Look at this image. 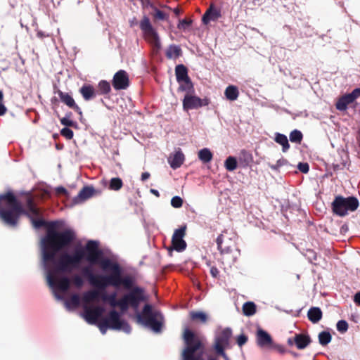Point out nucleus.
I'll use <instances>...</instances> for the list:
<instances>
[{"label": "nucleus", "instance_id": "obj_37", "mask_svg": "<svg viewBox=\"0 0 360 360\" xmlns=\"http://www.w3.org/2000/svg\"><path fill=\"white\" fill-rule=\"evenodd\" d=\"M331 338L329 332L322 331L319 334V343L323 346L328 345L331 341Z\"/></svg>", "mask_w": 360, "mask_h": 360}, {"label": "nucleus", "instance_id": "obj_31", "mask_svg": "<svg viewBox=\"0 0 360 360\" xmlns=\"http://www.w3.org/2000/svg\"><path fill=\"white\" fill-rule=\"evenodd\" d=\"M181 53V50L179 46L170 45L166 51V56L168 58H176Z\"/></svg>", "mask_w": 360, "mask_h": 360}, {"label": "nucleus", "instance_id": "obj_60", "mask_svg": "<svg viewBox=\"0 0 360 360\" xmlns=\"http://www.w3.org/2000/svg\"><path fill=\"white\" fill-rule=\"evenodd\" d=\"M288 345H293V343H295V342H294V339L292 340V339H291V338H289V339L288 340Z\"/></svg>", "mask_w": 360, "mask_h": 360}, {"label": "nucleus", "instance_id": "obj_29", "mask_svg": "<svg viewBox=\"0 0 360 360\" xmlns=\"http://www.w3.org/2000/svg\"><path fill=\"white\" fill-rule=\"evenodd\" d=\"M176 77L178 82L189 79L187 70L183 65H179L176 67Z\"/></svg>", "mask_w": 360, "mask_h": 360}, {"label": "nucleus", "instance_id": "obj_8", "mask_svg": "<svg viewBox=\"0 0 360 360\" xmlns=\"http://www.w3.org/2000/svg\"><path fill=\"white\" fill-rule=\"evenodd\" d=\"M144 300V291L142 288L139 287L132 288L121 298L122 311H126L129 306L137 310L140 302Z\"/></svg>", "mask_w": 360, "mask_h": 360}, {"label": "nucleus", "instance_id": "obj_35", "mask_svg": "<svg viewBox=\"0 0 360 360\" xmlns=\"http://www.w3.org/2000/svg\"><path fill=\"white\" fill-rule=\"evenodd\" d=\"M252 161V155L243 150L240 153V158H239V162L242 164H243L244 166L248 165L250 162Z\"/></svg>", "mask_w": 360, "mask_h": 360}, {"label": "nucleus", "instance_id": "obj_58", "mask_svg": "<svg viewBox=\"0 0 360 360\" xmlns=\"http://www.w3.org/2000/svg\"><path fill=\"white\" fill-rule=\"evenodd\" d=\"M150 177V174L148 172H143L141 174V180L146 181Z\"/></svg>", "mask_w": 360, "mask_h": 360}, {"label": "nucleus", "instance_id": "obj_47", "mask_svg": "<svg viewBox=\"0 0 360 360\" xmlns=\"http://www.w3.org/2000/svg\"><path fill=\"white\" fill-rule=\"evenodd\" d=\"M60 134L63 136L65 137L67 139H72L73 137V131L70 129L68 127H65L61 129Z\"/></svg>", "mask_w": 360, "mask_h": 360}, {"label": "nucleus", "instance_id": "obj_5", "mask_svg": "<svg viewBox=\"0 0 360 360\" xmlns=\"http://www.w3.org/2000/svg\"><path fill=\"white\" fill-rule=\"evenodd\" d=\"M96 325L103 335L105 334L108 328L116 330H122L129 334L131 328L129 323L121 319V315L115 309L111 310L108 316L101 319Z\"/></svg>", "mask_w": 360, "mask_h": 360}, {"label": "nucleus", "instance_id": "obj_56", "mask_svg": "<svg viewBox=\"0 0 360 360\" xmlns=\"http://www.w3.org/2000/svg\"><path fill=\"white\" fill-rule=\"evenodd\" d=\"M354 301L356 304L360 305V292H358L355 294Z\"/></svg>", "mask_w": 360, "mask_h": 360}, {"label": "nucleus", "instance_id": "obj_52", "mask_svg": "<svg viewBox=\"0 0 360 360\" xmlns=\"http://www.w3.org/2000/svg\"><path fill=\"white\" fill-rule=\"evenodd\" d=\"M298 169L302 173L307 174L309 170V166L307 163L300 162L297 166Z\"/></svg>", "mask_w": 360, "mask_h": 360}, {"label": "nucleus", "instance_id": "obj_14", "mask_svg": "<svg viewBox=\"0 0 360 360\" xmlns=\"http://www.w3.org/2000/svg\"><path fill=\"white\" fill-rule=\"evenodd\" d=\"M209 104L207 98L201 99L196 96L186 94L183 100V108L185 110L197 109Z\"/></svg>", "mask_w": 360, "mask_h": 360}, {"label": "nucleus", "instance_id": "obj_44", "mask_svg": "<svg viewBox=\"0 0 360 360\" xmlns=\"http://www.w3.org/2000/svg\"><path fill=\"white\" fill-rule=\"evenodd\" d=\"M337 330L343 333H345L348 329V323L344 320H340L337 323Z\"/></svg>", "mask_w": 360, "mask_h": 360}, {"label": "nucleus", "instance_id": "obj_41", "mask_svg": "<svg viewBox=\"0 0 360 360\" xmlns=\"http://www.w3.org/2000/svg\"><path fill=\"white\" fill-rule=\"evenodd\" d=\"M122 181L120 178H112L110 181V188L114 191L120 190L122 186Z\"/></svg>", "mask_w": 360, "mask_h": 360}, {"label": "nucleus", "instance_id": "obj_1", "mask_svg": "<svg viewBox=\"0 0 360 360\" xmlns=\"http://www.w3.org/2000/svg\"><path fill=\"white\" fill-rule=\"evenodd\" d=\"M75 238L72 229L57 231L50 228L41 240V264L46 281L55 297L59 300L64 299L63 294L70 286V280L66 274L77 268L84 257L85 250L79 249L72 255L64 252L56 259L58 252L69 246Z\"/></svg>", "mask_w": 360, "mask_h": 360}, {"label": "nucleus", "instance_id": "obj_10", "mask_svg": "<svg viewBox=\"0 0 360 360\" xmlns=\"http://www.w3.org/2000/svg\"><path fill=\"white\" fill-rule=\"evenodd\" d=\"M83 309L82 316L89 324H96L105 311L103 307L86 304L83 305Z\"/></svg>", "mask_w": 360, "mask_h": 360}, {"label": "nucleus", "instance_id": "obj_48", "mask_svg": "<svg viewBox=\"0 0 360 360\" xmlns=\"http://www.w3.org/2000/svg\"><path fill=\"white\" fill-rule=\"evenodd\" d=\"M72 280L74 285L77 288L82 287L84 283V281H83L82 278L79 275L73 276L72 278Z\"/></svg>", "mask_w": 360, "mask_h": 360}, {"label": "nucleus", "instance_id": "obj_40", "mask_svg": "<svg viewBox=\"0 0 360 360\" xmlns=\"http://www.w3.org/2000/svg\"><path fill=\"white\" fill-rule=\"evenodd\" d=\"M98 90L101 94H106L110 91V85L105 80H102L98 83Z\"/></svg>", "mask_w": 360, "mask_h": 360}, {"label": "nucleus", "instance_id": "obj_42", "mask_svg": "<svg viewBox=\"0 0 360 360\" xmlns=\"http://www.w3.org/2000/svg\"><path fill=\"white\" fill-rule=\"evenodd\" d=\"M154 14L153 16L156 20H167L169 18L168 14L161 11L156 7H153Z\"/></svg>", "mask_w": 360, "mask_h": 360}, {"label": "nucleus", "instance_id": "obj_15", "mask_svg": "<svg viewBox=\"0 0 360 360\" xmlns=\"http://www.w3.org/2000/svg\"><path fill=\"white\" fill-rule=\"evenodd\" d=\"M129 83L128 75L124 70H119L113 77L112 86L116 90L127 89Z\"/></svg>", "mask_w": 360, "mask_h": 360}, {"label": "nucleus", "instance_id": "obj_49", "mask_svg": "<svg viewBox=\"0 0 360 360\" xmlns=\"http://www.w3.org/2000/svg\"><path fill=\"white\" fill-rule=\"evenodd\" d=\"M192 23V20L184 19L181 20L178 25V28L180 30H186Z\"/></svg>", "mask_w": 360, "mask_h": 360}, {"label": "nucleus", "instance_id": "obj_57", "mask_svg": "<svg viewBox=\"0 0 360 360\" xmlns=\"http://www.w3.org/2000/svg\"><path fill=\"white\" fill-rule=\"evenodd\" d=\"M56 191L59 194H60V193L66 194V193H67L66 189L63 186L57 187Z\"/></svg>", "mask_w": 360, "mask_h": 360}, {"label": "nucleus", "instance_id": "obj_17", "mask_svg": "<svg viewBox=\"0 0 360 360\" xmlns=\"http://www.w3.org/2000/svg\"><path fill=\"white\" fill-rule=\"evenodd\" d=\"M94 188L91 186L84 187L72 199V205H77L84 202L89 198L93 196L94 193Z\"/></svg>", "mask_w": 360, "mask_h": 360}, {"label": "nucleus", "instance_id": "obj_19", "mask_svg": "<svg viewBox=\"0 0 360 360\" xmlns=\"http://www.w3.org/2000/svg\"><path fill=\"white\" fill-rule=\"evenodd\" d=\"M99 296L100 293L97 290H91L85 292L82 296L83 305H90L91 302L98 301Z\"/></svg>", "mask_w": 360, "mask_h": 360}, {"label": "nucleus", "instance_id": "obj_63", "mask_svg": "<svg viewBox=\"0 0 360 360\" xmlns=\"http://www.w3.org/2000/svg\"><path fill=\"white\" fill-rule=\"evenodd\" d=\"M292 354L295 356V357H297L298 356V354L295 352H292Z\"/></svg>", "mask_w": 360, "mask_h": 360}, {"label": "nucleus", "instance_id": "obj_39", "mask_svg": "<svg viewBox=\"0 0 360 360\" xmlns=\"http://www.w3.org/2000/svg\"><path fill=\"white\" fill-rule=\"evenodd\" d=\"M303 136L300 131L295 129L290 134V141L293 143H300L302 140Z\"/></svg>", "mask_w": 360, "mask_h": 360}, {"label": "nucleus", "instance_id": "obj_18", "mask_svg": "<svg viewBox=\"0 0 360 360\" xmlns=\"http://www.w3.org/2000/svg\"><path fill=\"white\" fill-rule=\"evenodd\" d=\"M185 160L184 153L179 150L176 151L175 153L170 156L168 159V162L170 167L176 169L181 166Z\"/></svg>", "mask_w": 360, "mask_h": 360}, {"label": "nucleus", "instance_id": "obj_32", "mask_svg": "<svg viewBox=\"0 0 360 360\" xmlns=\"http://www.w3.org/2000/svg\"><path fill=\"white\" fill-rule=\"evenodd\" d=\"M80 299L79 295L75 294L69 300L65 301V305L68 309L76 308L79 306Z\"/></svg>", "mask_w": 360, "mask_h": 360}, {"label": "nucleus", "instance_id": "obj_7", "mask_svg": "<svg viewBox=\"0 0 360 360\" xmlns=\"http://www.w3.org/2000/svg\"><path fill=\"white\" fill-rule=\"evenodd\" d=\"M359 205L358 199L354 196L345 198L338 195L335 197L332 202V208L335 214L344 217L348 214L349 212L355 211Z\"/></svg>", "mask_w": 360, "mask_h": 360}, {"label": "nucleus", "instance_id": "obj_9", "mask_svg": "<svg viewBox=\"0 0 360 360\" xmlns=\"http://www.w3.org/2000/svg\"><path fill=\"white\" fill-rule=\"evenodd\" d=\"M144 38L157 48L160 47V41L158 32L152 26L150 19L144 15L139 22Z\"/></svg>", "mask_w": 360, "mask_h": 360}, {"label": "nucleus", "instance_id": "obj_53", "mask_svg": "<svg viewBox=\"0 0 360 360\" xmlns=\"http://www.w3.org/2000/svg\"><path fill=\"white\" fill-rule=\"evenodd\" d=\"M248 340V338L244 335H240L238 337L237 343L239 346L243 345Z\"/></svg>", "mask_w": 360, "mask_h": 360}, {"label": "nucleus", "instance_id": "obj_4", "mask_svg": "<svg viewBox=\"0 0 360 360\" xmlns=\"http://www.w3.org/2000/svg\"><path fill=\"white\" fill-rule=\"evenodd\" d=\"M184 340L186 348L182 353L183 360H204V349L198 338L192 331L185 329Z\"/></svg>", "mask_w": 360, "mask_h": 360}, {"label": "nucleus", "instance_id": "obj_62", "mask_svg": "<svg viewBox=\"0 0 360 360\" xmlns=\"http://www.w3.org/2000/svg\"><path fill=\"white\" fill-rule=\"evenodd\" d=\"M174 13H175V14H176V15H178V14L179 13V9H178V8H175V9L174 10Z\"/></svg>", "mask_w": 360, "mask_h": 360}, {"label": "nucleus", "instance_id": "obj_12", "mask_svg": "<svg viewBox=\"0 0 360 360\" xmlns=\"http://www.w3.org/2000/svg\"><path fill=\"white\" fill-rule=\"evenodd\" d=\"M186 226H184L174 231L172 238V247L169 248V250H175L177 252H183L186 250L187 245L184 240L186 236Z\"/></svg>", "mask_w": 360, "mask_h": 360}, {"label": "nucleus", "instance_id": "obj_43", "mask_svg": "<svg viewBox=\"0 0 360 360\" xmlns=\"http://www.w3.org/2000/svg\"><path fill=\"white\" fill-rule=\"evenodd\" d=\"M287 160L284 158H281L278 160H277L276 163L275 165H269V167L273 170H278L279 168L281 167L288 165Z\"/></svg>", "mask_w": 360, "mask_h": 360}, {"label": "nucleus", "instance_id": "obj_50", "mask_svg": "<svg viewBox=\"0 0 360 360\" xmlns=\"http://www.w3.org/2000/svg\"><path fill=\"white\" fill-rule=\"evenodd\" d=\"M60 123L66 127H72L75 124V122L70 117H63L60 120Z\"/></svg>", "mask_w": 360, "mask_h": 360}, {"label": "nucleus", "instance_id": "obj_59", "mask_svg": "<svg viewBox=\"0 0 360 360\" xmlns=\"http://www.w3.org/2000/svg\"><path fill=\"white\" fill-rule=\"evenodd\" d=\"M150 193L154 194L155 196L157 197H159L160 196V193H159V191L158 190H155V189H150Z\"/></svg>", "mask_w": 360, "mask_h": 360}, {"label": "nucleus", "instance_id": "obj_55", "mask_svg": "<svg viewBox=\"0 0 360 360\" xmlns=\"http://www.w3.org/2000/svg\"><path fill=\"white\" fill-rule=\"evenodd\" d=\"M210 274L213 277L217 278V276L219 275V270L217 269V268L213 266L210 269Z\"/></svg>", "mask_w": 360, "mask_h": 360}, {"label": "nucleus", "instance_id": "obj_11", "mask_svg": "<svg viewBox=\"0 0 360 360\" xmlns=\"http://www.w3.org/2000/svg\"><path fill=\"white\" fill-rule=\"evenodd\" d=\"M98 243L95 240H89L84 248L87 255L85 257L86 260L91 264H99L102 259V252L98 249Z\"/></svg>", "mask_w": 360, "mask_h": 360}, {"label": "nucleus", "instance_id": "obj_27", "mask_svg": "<svg viewBox=\"0 0 360 360\" xmlns=\"http://www.w3.org/2000/svg\"><path fill=\"white\" fill-rule=\"evenodd\" d=\"M274 140L277 143L282 146L283 152L285 153L289 149L290 144L285 135L280 133H276Z\"/></svg>", "mask_w": 360, "mask_h": 360}, {"label": "nucleus", "instance_id": "obj_6", "mask_svg": "<svg viewBox=\"0 0 360 360\" xmlns=\"http://www.w3.org/2000/svg\"><path fill=\"white\" fill-rule=\"evenodd\" d=\"M137 322L155 333L161 330L163 317L160 311L153 310L149 304H146L141 313L136 314Z\"/></svg>", "mask_w": 360, "mask_h": 360}, {"label": "nucleus", "instance_id": "obj_46", "mask_svg": "<svg viewBox=\"0 0 360 360\" xmlns=\"http://www.w3.org/2000/svg\"><path fill=\"white\" fill-rule=\"evenodd\" d=\"M180 83V89L182 91H189L193 88V85L189 79L184 80Z\"/></svg>", "mask_w": 360, "mask_h": 360}, {"label": "nucleus", "instance_id": "obj_26", "mask_svg": "<svg viewBox=\"0 0 360 360\" xmlns=\"http://www.w3.org/2000/svg\"><path fill=\"white\" fill-rule=\"evenodd\" d=\"M224 95L229 101H233L237 100L239 96L238 87L234 85L228 86L225 89Z\"/></svg>", "mask_w": 360, "mask_h": 360}, {"label": "nucleus", "instance_id": "obj_36", "mask_svg": "<svg viewBox=\"0 0 360 360\" xmlns=\"http://www.w3.org/2000/svg\"><path fill=\"white\" fill-rule=\"evenodd\" d=\"M224 236L223 234H221L217 238V244L218 246V249L221 251L222 254L228 253L231 251V248L229 246L224 245Z\"/></svg>", "mask_w": 360, "mask_h": 360}, {"label": "nucleus", "instance_id": "obj_33", "mask_svg": "<svg viewBox=\"0 0 360 360\" xmlns=\"http://www.w3.org/2000/svg\"><path fill=\"white\" fill-rule=\"evenodd\" d=\"M243 311L245 316H252L256 312V305L252 302H247L243 306Z\"/></svg>", "mask_w": 360, "mask_h": 360}, {"label": "nucleus", "instance_id": "obj_25", "mask_svg": "<svg viewBox=\"0 0 360 360\" xmlns=\"http://www.w3.org/2000/svg\"><path fill=\"white\" fill-rule=\"evenodd\" d=\"M79 91L86 101L91 100L96 96L94 88L89 84L82 86Z\"/></svg>", "mask_w": 360, "mask_h": 360}, {"label": "nucleus", "instance_id": "obj_34", "mask_svg": "<svg viewBox=\"0 0 360 360\" xmlns=\"http://www.w3.org/2000/svg\"><path fill=\"white\" fill-rule=\"evenodd\" d=\"M237 160L233 156H229L224 162V167L229 172L234 171L237 168Z\"/></svg>", "mask_w": 360, "mask_h": 360}, {"label": "nucleus", "instance_id": "obj_22", "mask_svg": "<svg viewBox=\"0 0 360 360\" xmlns=\"http://www.w3.org/2000/svg\"><path fill=\"white\" fill-rule=\"evenodd\" d=\"M294 342L297 349H303L310 343V338L304 334H296L294 337Z\"/></svg>", "mask_w": 360, "mask_h": 360}, {"label": "nucleus", "instance_id": "obj_28", "mask_svg": "<svg viewBox=\"0 0 360 360\" xmlns=\"http://www.w3.org/2000/svg\"><path fill=\"white\" fill-rule=\"evenodd\" d=\"M198 156L199 160H201L203 163L210 162L213 158L212 152L207 148L200 150L198 153Z\"/></svg>", "mask_w": 360, "mask_h": 360}, {"label": "nucleus", "instance_id": "obj_20", "mask_svg": "<svg viewBox=\"0 0 360 360\" xmlns=\"http://www.w3.org/2000/svg\"><path fill=\"white\" fill-rule=\"evenodd\" d=\"M58 96L63 103H64L68 107L73 108L76 111H78L80 114L82 113L80 108L76 105L75 100L69 94L59 91Z\"/></svg>", "mask_w": 360, "mask_h": 360}, {"label": "nucleus", "instance_id": "obj_54", "mask_svg": "<svg viewBox=\"0 0 360 360\" xmlns=\"http://www.w3.org/2000/svg\"><path fill=\"white\" fill-rule=\"evenodd\" d=\"M348 95H351L354 97V101H355L360 96V89H354L351 94Z\"/></svg>", "mask_w": 360, "mask_h": 360}, {"label": "nucleus", "instance_id": "obj_24", "mask_svg": "<svg viewBox=\"0 0 360 360\" xmlns=\"http://www.w3.org/2000/svg\"><path fill=\"white\" fill-rule=\"evenodd\" d=\"M308 319L314 323H318L322 318V311L319 307H311L307 313Z\"/></svg>", "mask_w": 360, "mask_h": 360}, {"label": "nucleus", "instance_id": "obj_3", "mask_svg": "<svg viewBox=\"0 0 360 360\" xmlns=\"http://www.w3.org/2000/svg\"><path fill=\"white\" fill-rule=\"evenodd\" d=\"M27 212H26L21 205L17 200L12 193H7L0 195V217L8 226H15L18 224L20 216L26 214L32 217V224L35 228H39L45 224L42 219L35 220L32 217H37L39 215L38 209L35 207L32 198L27 200Z\"/></svg>", "mask_w": 360, "mask_h": 360}, {"label": "nucleus", "instance_id": "obj_61", "mask_svg": "<svg viewBox=\"0 0 360 360\" xmlns=\"http://www.w3.org/2000/svg\"><path fill=\"white\" fill-rule=\"evenodd\" d=\"M278 351L281 353H284L285 352V349L283 347H278Z\"/></svg>", "mask_w": 360, "mask_h": 360}, {"label": "nucleus", "instance_id": "obj_13", "mask_svg": "<svg viewBox=\"0 0 360 360\" xmlns=\"http://www.w3.org/2000/svg\"><path fill=\"white\" fill-rule=\"evenodd\" d=\"M231 334L230 328H225L216 337L214 348L219 354L225 356L224 350L229 345Z\"/></svg>", "mask_w": 360, "mask_h": 360}, {"label": "nucleus", "instance_id": "obj_16", "mask_svg": "<svg viewBox=\"0 0 360 360\" xmlns=\"http://www.w3.org/2000/svg\"><path fill=\"white\" fill-rule=\"evenodd\" d=\"M256 341L257 345L260 347H268L273 343L271 335L260 328H257L256 333Z\"/></svg>", "mask_w": 360, "mask_h": 360}, {"label": "nucleus", "instance_id": "obj_23", "mask_svg": "<svg viewBox=\"0 0 360 360\" xmlns=\"http://www.w3.org/2000/svg\"><path fill=\"white\" fill-rule=\"evenodd\" d=\"M354 97L351 95H345L341 97L336 103V108L339 110H345L347 108V105L353 103Z\"/></svg>", "mask_w": 360, "mask_h": 360}, {"label": "nucleus", "instance_id": "obj_38", "mask_svg": "<svg viewBox=\"0 0 360 360\" xmlns=\"http://www.w3.org/2000/svg\"><path fill=\"white\" fill-rule=\"evenodd\" d=\"M190 316L191 319L200 321L202 323H205L207 321V315L202 311H191Z\"/></svg>", "mask_w": 360, "mask_h": 360}, {"label": "nucleus", "instance_id": "obj_21", "mask_svg": "<svg viewBox=\"0 0 360 360\" xmlns=\"http://www.w3.org/2000/svg\"><path fill=\"white\" fill-rule=\"evenodd\" d=\"M101 300L103 302H108L112 307H119L120 309L122 310V304H120L121 299H120L119 300H117V293L115 292L110 295H107L105 293L102 294Z\"/></svg>", "mask_w": 360, "mask_h": 360}, {"label": "nucleus", "instance_id": "obj_51", "mask_svg": "<svg viewBox=\"0 0 360 360\" xmlns=\"http://www.w3.org/2000/svg\"><path fill=\"white\" fill-rule=\"evenodd\" d=\"M4 94L3 92L0 90V116L3 115L6 112V108L3 103Z\"/></svg>", "mask_w": 360, "mask_h": 360}, {"label": "nucleus", "instance_id": "obj_64", "mask_svg": "<svg viewBox=\"0 0 360 360\" xmlns=\"http://www.w3.org/2000/svg\"><path fill=\"white\" fill-rule=\"evenodd\" d=\"M135 21V19H134L133 20L131 21V26L132 27L134 25V24L135 23L134 22Z\"/></svg>", "mask_w": 360, "mask_h": 360}, {"label": "nucleus", "instance_id": "obj_2", "mask_svg": "<svg viewBox=\"0 0 360 360\" xmlns=\"http://www.w3.org/2000/svg\"><path fill=\"white\" fill-rule=\"evenodd\" d=\"M100 266L104 270L111 271L109 275H95L93 274L90 266H85L82 269L83 274L87 278L89 283L98 289H105L111 285L115 288L120 286L126 290H130L133 285V279L129 276H122V269L120 265L112 262L108 258L103 259Z\"/></svg>", "mask_w": 360, "mask_h": 360}, {"label": "nucleus", "instance_id": "obj_45", "mask_svg": "<svg viewBox=\"0 0 360 360\" xmlns=\"http://www.w3.org/2000/svg\"><path fill=\"white\" fill-rule=\"evenodd\" d=\"M183 205V200L179 196H174L171 200V205L174 208H179Z\"/></svg>", "mask_w": 360, "mask_h": 360}, {"label": "nucleus", "instance_id": "obj_30", "mask_svg": "<svg viewBox=\"0 0 360 360\" xmlns=\"http://www.w3.org/2000/svg\"><path fill=\"white\" fill-rule=\"evenodd\" d=\"M219 14L217 11L210 8L204 14L202 17V22L207 24L211 20H214L219 17Z\"/></svg>", "mask_w": 360, "mask_h": 360}]
</instances>
